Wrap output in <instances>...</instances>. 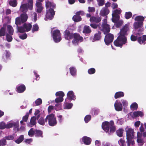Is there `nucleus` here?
Wrapping results in <instances>:
<instances>
[{
	"label": "nucleus",
	"mask_w": 146,
	"mask_h": 146,
	"mask_svg": "<svg viewBox=\"0 0 146 146\" xmlns=\"http://www.w3.org/2000/svg\"><path fill=\"white\" fill-rule=\"evenodd\" d=\"M140 132L137 133V142L139 146H142L144 143V138L146 137V131H145L143 127V124H141L139 128Z\"/></svg>",
	"instance_id": "obj_1"
},
{
	"label": "nucleus",
	"mask_w": 146,
	"mask_h": 146,
	"mask_svg": "<svg viewBox=\"0 0 146 146\" xmlns=\"http://www.w3.org/2000/svg\"><path fill=\"white\" fill-rule=\"evenodd\" d=\"M125 130L126 133L127 146H132L134 144V141L133 139L135 133L134 130L133 129L127 127L125 129Z\"/></svg>",
	"instance_id": "obj_2"
},
{
	"label": "nucleus",
	"mask_w": 146,
	"mask_h": 146,
	"mask_svg": "<svg viewBox=\"0 0 146 146\" xmlns=\"http://www.w3.org/2000/svg\"><path fill=\"white\" fill-rule=\"evenodd\" d=\"M23 1H25L26 0H23ZM27 3L21 4L20 7V11L24 13L28 11L29 9L31 10L33 9V0H27Z\"/></svg>",
	"instance_id": "obj_3"
},
{
	"label": "nucleus",
	"mask_w": 146,
	"mask_h": 146,
	"mask_svg": "<svg viewBox=\"0 0 146 146\" xmlns=\"http://www.w3.org/2000/svg\"><path fill=\"white\" fill-rule=\"evenodd\" d=\"M127 42L126 37H121L119 35L117 39L114 41L113 43L114 45L116 46L122 48L123 45L127 43Z\"/></svg>",
	"instance_id": "obj_4"
},
{
	"label": "nucleus",
	"mask_w": 146,
	"mask_h": 146,
	"mask_svg": "<svg viewBox=\"0 0 146 146\" xmlns=\"http://www.w3.org/2000/svg\"><path fill=\"white\" fill-rule=\"evenodd\" d=\"M48 121V123L49 125L53 126L55 125L57 123V121L56 117L53 114H51L47 116L45 119V121Z\"/></svg>",
	"instance_id": "obj_5"
},
{
	"label": "nucleus",
	"mask_w": 146,
	"mask_h": 146,
	"mask_svg": "<svg viewBox=\"0 0 146 146\" xmlns=\"http://www.w3.org/2000/svg\"><path fill=\"white\" fill-rule=\"evenodd\" d=\"M28 19V16L26 13L21 14L20 17H18L16 18L15 24L16 25H21L22 23L26 22Z\"/></svg>",
	"instance_id": "obj_6"
},
{
	"label": "nucleus",
	"mask_w": 146,
	"mask_h": 146,
	"mask_svg": "<svg viewBox=\"0 0 146 146\" xmlns=\"http://www.w3.org/2000/svg\"><path fill=\"white\" fill-rule=\"evenodd\" d=\"M51 32L52 37L54 42H58L60 41L61 40V38L60 31L58 30H56L52 32V30Z\"/></svg>",
	"instance_id": "obj_7"
},
{
	"label": "nucleus",
	"mask_w": 146,
	"mask_h": 146,
	"mask_svg": "<svg viewBox=\"0 0 146 146\" xmlns=\"http://www.w3.org/2000/svg\"><path fill=\"white\" fill-rule=\"evenodd\" d=\"M54 9H46V14L44 18L45 20H51L53 18L55 14V11L54 10Z\"/></svg>",
	"instance_id": "obj_8"
},
{
	"label": "nucleus",
	"mask_w": 146,
	"mask_h": 146,
	"mask_svg": "<svg viewBox=\"0 0 146 146\" xmlns=\"http://www.w3.org/2000/svg\"><path fill=\"white\" fill-rule=\"evenodd\" d=\"M99 29L104 33V34L109 33L110 31V25L107 23H102L101 25L99 26Z\"/></svg>",
	"instance_id": "obj_9"
},
{
	"label": "nucleus",
	"mask_w": 146,
	"mask_h": 146,
	"mask_svg": "<svg viewBox=\"0 0 146 146\" xmlns=\"http://www.w3.org/2000/svg\"><path fill=\"white\" fill-rule=\"evenodd\" d=\"M106 35L104 42L106 45H108L113 42L114 39V36L111 33H108Z\"/></svg>",
	"instance_id": "obj_10"
},
{
	"label": "nucleus",
	"mask_w": 146,
	"mask_h": 146,
	"mask_svg": "<svg viewBox=\"0 0 146 146\" xmlns=\"http://www.w3.org/2000/svg\"><path fill=\"white\" fill-rule=\"evenodd\" d=\"M113 122L112 121H110V122L106 121L102 123V127L104 131L107 132L109 131L110 126L113 125Z\"/></svg>",
	"instance_id": "obj_11"
},
{
	"label": "nucleus",
	"mask_w": 146,
	"mask_h": 146,
	"mask_svg": "<svg viewBox=\"0 0 146 146\" xmlns=\"http://www.w3.org/2000/svg\"><path fill=\"white\" fill-rule=\"evenodd\" d=\"M73 38L74 39L72 41L73 44L81 42L83 40V38L79 34L76 33L74 34Z\"/></svg>",
	"instance_id": "obj_12"
},
{
	"label": "nucleus",
	"mask_w": 146,
	"mask_h": 146,
	"mask_svg": "<svg viewBox=\"0 0 146 146\" xmlns=\"http://www.w3.org/2000/svg\"><path fill=\"white\" fill-rule=\"evenodd\" d=\"M19 122H15L13 121H11L8 122L6 124V128L9 129L13 127L14 128H17V131H18L19 128Z\"/></svg>",
	"instance_id": "obj_13"
},
{
	"label": "nucleus",
	"mask_w": 146,
	"mask_h": 146,
	"mask_svg": "<svg viewBox=\"0 0 146 146\" xmlns=\"http://www.w3.org/2000/svg\"><path fill=\"white\" fill-rule=\"evenodd\" d=\"M129 29V25L127 24H125V26L121 30L120 32L119 36L121 37H125V35H127V32Z\"/></svg>",
	"instance_id": "obj_14"
},
{
	"label": "nucleus",
	"mask_w": 146,
	"mask_h": 146,
	"mask_svg": "<svg viewBox=\"0 0 146 146\" xmlns=\"http://www.w3.org/2000/svg\"><path fill=\"white\" fill-rule=\"evenodd\" d=\"M64 36L65 39L70 40L73 38L74 34L71 33L68 30H66L64 32Z\"/></svg>",
	"instance_id": "obj_15"
},
{
	"label": "nucleus",
	"mask_w": 146,
	"mask_h": 146,
	"mask_svg": "<svg viewBox=\"0 0 146 146\" xmlns=\"http://www.w3.org/2000/svg\"><path fill=\"white\" fill-rule=\"evenodd\" d=\"M115 110L117 111H121L123 109V106L119 100H117L114 105Z\"/></svg>",
	"instance_id": "obj_16"
},
{
	"label": "nucleus",
	"mask_w": 146,
	"mask_h": 146,
	"mask_svg": "<svg viewBox=\"0 0 146 146\" xmlns=\"http://www.w3.org/2000/svg\"><path fill=\"white\" fill-rule=\"evenodd\" d=\"M102 20V17L101 16H92L90 19L91 23H100Z\"/></svg>",
	"instance_id": "obj_17"
},
{
	"label": "nucleus",
	"mask_w": 146,
	"mask_h": 146,
	"mask_svg": "<svg viewBox=\"0 0 146 146\" xmlns=\"http://www.w3.org/2000/svg\"><path fill=\"white\" fill-rule=\"evenodd\" d=\"M45 7L46 9H55L56 7V5L53 2H50L47 0L45 2Z\"/></svg>",
	"instance_id": "obj_18"
},
{
	"label": "nucleus",
	"mask_w": 146,
	"mask_h": 146,
	"mask_svg": "<svg viewBox=\"0 0 146 146\" xmlns=\"http://www.w3.org/2000/svg\"><path fill=\"white\" fill-rule=\"evenodd\" d=\"M35 7L36 11L38 13H41L44 9L42 3L38 2H36Z\"/></svg>",
	"instance_id": "obj_19"
},
{
	"label": "nucleus",
	"mask_w": 146,
	"mask_h": 146,
	"mask_svg": "<svg viewBox=\"0 0 146 146\" xmlns=\"http://www.w3.org/2000/svg\"><path fill=\"white\" fill-rule=\"evenodd\" d=\"M109 13L110 10L108 8L103 7L101 10L100 14L102 16H106V17Z\"/></svg>",
	"instance_id": "obj_20"
},
{
	"label": "nucleus",
	"mask_w": 146,
	"mask_h": 146,
	"mask_svg": "<svg viewBox=\"0 0 146 146\" xmlns=\"http://www.w3.org/2000/svg\"><path fill=\"white\" fill-rule=\"evenodd\" d=\"M138 32L136 34V36H134L133 35H132L131 36V40L133 41H135L137 39L138 40V38L137 35H138L139 36L140 35L141 36V32L143 31V30L142 29L139 28V29L137 30Z\"/></svg>",
	"instance_id": "obj_21"
},
{
	"label": "nucleus",
	"mask_w": 146,
	"mask_h": 146,
	"mask_svg": "<svg viewBox=\"0 0 146 146\" xmlns=\"http://www.w3.org/2000/svg\"><path fill=\"white\" fill-rule=\"evenodd\" d=\"M67 98L68 99L74 100L76 99V96L72 91H69L67 94Z\"/></svg>",
	"instance_id": "obj_22"
},
{
	"label": "nucleus",
	"mask_w": 146,
	"mask_h": 146,
	"mask_svg": "<svg viewBox=\"0 0 146 146\" xmlns=\"http://www.w3.org/2000/svg\"><path fill=\"white\" fill-rule=\"evenodd\" d=\"M101 32L100 31H98L97 33H95L92 38V41L94 42L100 39L101 38Z\"/></svg>",
	"instance_id": "obj_23"
},
{
	"label": "nucleus",
	"mask_w": 146,
	"mask_h": 146,
	"mask_svg": "<svg viewBox=\"0 0 146 146\" xmlns=\"http://www.w3.org/2000/svg\"><path fill=\"white\" fill-rule=\"evenodd\" d=\"M138 42L141 44H145L146 43V35H143L142 37L139 36L138 38Z\"/></svg>",
	"instance_id": "obj_24"
},
{
	"label": "nucleus",
	"mask_w": 146,
	"mask_h": 146,
	"mask_svg": "<svg viewBox=\"0 0 146 146\" xmlns=\"http://www.w3.org/2000/svg\"><path fill=\"white\" fill-rule=\"evenodd\" d=\"M16 90L18 92L22 93L25 90V87L24 85H19L17 86Z\"/></svg>",
	"instance_id": "obj_25"
},
{
	"label": "nucleus",
	"mask_w": 146,
	"mask_h": 146,
	"mask_svg": "<svg viewBox=\"0 0 146 146\" xmlns=\"http://www.w3.org/2000/svg\"><path fill=\"white\" fill-rule=\"evenodd\" d=\"M82 140L84 144L88 145L91 143V139L90 137L84 136L82 138Z\"/></svg>",
	"instance_id": "obj_26"
},
{
	"label": "nucleus",
	"mask_w": 146,
	"mask_h": 146,
	"mask_svg": "<svg viewBox=\"0 0 146 146\" xmlns=\"http://www.w3.org/2000/svg\"><path fill=\"white\" fill-rule=\"evenodd\" d=\"M131 114L133 117H135L139 116L141 117L143 115L142 112L139 111H137L131 112Z\"/></svg>",
	"instance_id": "obj_27"
},
{
	"label": "nucleus",
	"mask_w": 146,
	"mask_h": 146,
	"mask_svg": "<svg viewBox=\"0 0 146 146\" xmlns=\"http://www.w3.org/2000/svg\"><path fill=\"white\" fill-rule=\"evenodd\" d=\"M143 25V23L142 22H136L133 24V26L135 29H137L141 27Z\"/></svg>",
	"instance_id": "obj_28"
},
{
	"label": "nucleus",
	"mask_w": 146,
	"mask_h": 146,
	"mask_svg": "<svg viewBox=\"0 0 146 146\" xmlns=\"http://www.w3.org/2000/svg\"><path fill=\"white\" fill-rule=\"evenodd\" d=\"M23 26L24 28L25 31L28 32L30 31L32 28V26L30 23H25L23 25Z\"/></svg>",
	"instance_id": "obj_29"
},
{
	"label": "nucleus",
	"mask_w": 146,
	"mask_h": 146,
	"mask_svg": "<svg viewBox=\"0 0 146 146\" xmlns=\"http://www.w3.org/2000/svg\"><path fill=\"white\" fill-rule=\"evenodd\" d=\"M36 123V118L34 116L31 117L30 122L28 124V126L30 127H32L35 125Z\"/></svg>",
	"instance_id": "obj_30"
},
{
	"label": "nucleus",
	"mask_w": 146,
	"mask_h": 146,
	"mask_svg": "<svg viewBox=\"0 0 146 146\" xmlns=\"http://www.w3.org/2000/svg\"><path fill=\"white\" fill-rule=\"evenodd\" d=\"M92 30L89 26L85 25L84 26L83 33L85 34H89L91 33Z\"/></svg>",
	"instance_id": "obj_31"
},
{
	"label": "nucleus",
	"mask_w": 146,
	"mask_h": 146,
	"mask_svg": "<svg viewBox=\"0 0 146 146\" xmlns=\"http://www.w3.org/2000/svg\"><path fill=\"white\" fill-rule=\"evenodd\" d=\"M81 17L78 15L76 13V15H74L72 17V19L75 22H77L80 21L82 20Z\"/></svg>",
	"instance_id": "obj_32"
},
{
	"label": "nucleus",
	"mask_w": 146,
	"mask_h": 146,
	"mask_svg": "<svg viewBox=\"0 0 146 146\" xmlns=\"http://www.w3.org/2000/svg\"><path fill=\"white\" fill-rule=\"evenodd\" d=\"M16 25V27L17 29V31L18 32L20 33H24L25 31V29L24 28L23 26H18V25Z\"/></svg>",
	"instance_id": "obj_33"
},
{
	"label": "nucleus",
	"mask_w": 146,
	"mask_h": 146,
	"mask_svg": "<svg viewBox=\"0 0 146 146\" xmlns=\"http://www.w3.org/2000/svg\"><path fill=\"white\" fill-rule=\"evenodd\" d=\"M112 15L113 17L112 19V21L113 23H117L119 20V16L118 15H115V14H114V13H112Z\"/></svg>",
	"instance_id": "obj_34"
},
{
	"label": "nucleus",
	"mask_w": 146,
	"mask_h": 146,
	"mask_svg": "<svg viewBox=\"0 0 146 146\" xmlns=\"http://www.w3.org/2000/svg\"><path fill=\"white\" fill-rule=\"evenodd\" d=\"M124 96V94L123 92H116L115 95L114 97L115 99H117L120 97H123Z\"/></svg>",
	"instance_id": "obj_35"
},
{
	"label": "nucleus",
	"mask_w": 146,
	"mask_h": 146,
	"mask_svg": "<svg viewBox=\"0 0 146 146\" xmlns=\"http://www.w3.org/2000/svg\"><path fill=\"white\" fill-rule=\"evenodd\" d=\"M73 106V104L72 103H65L64 105V109H70Z\"/></svg>",
	"instance_id": "obj_36"
},
{
	"label": "nucleus",
	"mask_w": 146,
	"mask_h": 146,
	"mask_svg": "<svg viewBox=\"0 0 146 146\" xmlns=\"http://www.w3.org/2000/svg\"><path fill=\"white\" fill-rule=\"evenodd\" d=\"M7 29L9 34L11 35H12L13 34V29L12 27L9 25H8L7 26Z\"/></svg>",
	"instance_id": "obj_37"
},
{
	"label": "nucleus",
	"mask_w": 146,
	"mask_h": 146,
	"mask_svg": "<svg viewBox=\"0 0 146 146\" xmlns=\"http://www.w3.org/2000/svg\"><path fill=\"white\" fill-rule=\"evenodd\" d=\"M144 20V18L142 16H136L135 19V20L137 22H143Z\"/></svg>",
	"instance_id": "obj_38"
},
{
	"label": "nucleus",
	"mask_w": 146,
	"mask_h": 146,
	"mask_svg": "<svg viewBox=\"0 0 146 146\" xmlns=\"http://www.w3.org/2000/svg\"><path fill=\"white\" fill-rule=\"evenodd\" d=\"M6 31V28L4 27V25L3 27L0 29V36H4L5 35Z\"/></svg>",
	"instance_id": "obj_39"
},
{
	"label": "nucleus",
	"mask_w": 146,
	"mask_h": 146,
	"mask_svg": "<svg viewBox=\"0 0 146 146\" xmlns=\"http://www.w3.org/2000/svg\"><path fill=\"white\" fill-rule=\"evenodd\" d=\"M9 5L13 7H16L17 4V2L16 0H10L9 2Z\"/></svg>",
	"instance_id": "obj_40"
},
{
	"label": "nucleus",
	"mask_w": 146,
	"mask_h": 146,
	"mask_svg": "<svg viewBox=\"0 0 146 146\" xmlns=\"http://www.w3.org/2000/svg\"><path fill=\"white\" fill-rule=\"evenodd\" d=\"M42 103V100L40 98L37 99L33 103L34 106H39Z\"/></svg>",
	"instance_id": "obj_41"
},
{
	"label": "nucleus",
	"mask_w": 146,
	"mask_h": 146,
	"mask_svg": "<svg viewBox=\"0 0 146 146\" xmlns=\"http://www.w3.org/2000/svg\"><path fill=\"white\" fill-rule=\"evenodd\" d=\"M70 72L72 76H75L76 74V69L74 67H71L70 68Z\"/></svg>",
	"instance_id": "obj_42"
},
{
	"label": "nucleus",
	"mask_w": 146,
	"mask_h": 146,
	"mask_svg": "<svg viewBox=\"0 0 146 146\" xmlns=\"http://www.w3.org/2000/svg\"><path fill=\"white\" fill-rule=\"evenodd\" d=\"M137 108L138 105L137 103L135 102L133 103L130 106L131 109L133 110H137Z\"/></svg>",
	"instance_id": "obj_43"
},
{
	"label": "nucleus",
	"mask_w": 146,
	"mask_h": 146,
	"mask_svg": "<svg viewBox=\"0 0 146 146\" xmlns=\"http://www.w3.org/2000/svg\"><path fill=\"white\" fill-rule=\"evenodd\" d=\"M56 96H58L59 97H62L63 98L64 96V93L62 91H60L57 92L55 94Z\"/></svg>",
	"instance_id": "obj_44"
},
{
	"label": "nucleus",
	"mask_w": 146,
	"mask_h": 146,
	"mask_svg": "<svg viewBox=\"0 0 146 146\" xmlns=\"http://www.w3.org/2000/svg\"><path fill=\"white\" fill-rule=\"evenodd\" d=\"M123 129H119L116 131L117 135L119 137H121L123 135Z\"/></svg>",
	"instance_id": "obj_45"
},
{
	"label": "nucleus",
	"mask_w": 146,
	"mask_h": 146,
	"mask_svg": "<svg viewBox=\"0 0 146 146\" xmlns=\"http://www.w3.org/2000/svg\"><path fill=\"white\" fill-rule=\"evenodd\" d=\"M125 17L126 19H128L130 18L132 16V13L131 12H126L125 13Z\"/></svg>",
	"instance_id": "obj_46"
},
{
	"label": "nucleus",
	"mask_w": 146,
	"mask_h": 146,
	"mask_svg": "<svg viewBox=\"0 0 146 146\" xmlns=\"http://www.w3.org/2000/svg\"><path fill=\"white\" fill-rule=\"evenodd\" d=\"M47 121H45V119H44L42 117H40L38 121V123L40 125H44L45 123Z\"/></svg>",
	"instance_id": "obj_47"
},
{
	"label": "nucleus",
	"mask_w": 146,
	"mask_h": 146,
	"mask_svg": "<svg viewBox=\"0 0 146 146\" xmlns=\"http://www.w3.org/2000/svg\"><path fill=\"white\" fill-rule=\"evenodd\" d=\"M24 139V136L23 135H21L19 138L15 141V142L18 144L21 143Z\"/></svg>",
	"instance_id": "obj_48"
},
{
	"label": "nucleus",
	"mask_w": 146,
	"mask_h": 146,
	"mask_svg": "<svg viewBox=\"0 0 146 146\" xmlns=\"http://www.w3.org/2000/svg\"><path fill=\"white\" fill-rule=\"evenodd\" d=\"M38 27L37 24H36L33 25L32 32V33H34L35 31H36L38 30Z\"/></svg>",
	"instance_id": "obj_49"
},
{
	"label": "nucleus",
	"mask_w": 146,
	"mask_h": 146,
	"mask_svg": "<svg viewBox=\"0 0 146 146\" xmlns=\"http://www.w3.org/2000/svg\"><path fill=\"white\" fill-rule=\"evenodd\" d=\"M42 133L40 130H35V135L36 136L42 137Z\"/></svg>",
	"instance_id": "obj_50"
},
{
	"label": "nucleus",
	"mask_w": 146,
	"mask_h": 146,
	"mask_svg": "<svg viewBox=\"0 0 146 146\" xmlns=\"http://www.w3.org/2000/svg\"><path fill=\"white\" fill-rule=\"evenodd\" d=\"M100 23L98 25L96 23H92L90 24V25L92 28L96 29H97L98 27H99V26H100Z\"/></svg>",
	"instance_id": "obj_51"
},
{
	"label": "nucleus",
	"mask_w": 146,
	"mask_h": 146,
	"mask_svg": "<svg viewBox=\"0 0 146 146\" xmlns=\"http://www.w3.org/2000/svg\"><path fill=\"white\" fill-rule=\"evenodd\" d=\"M121 103H122V105L124 107L127 106L128 105V102L127 101L124 99H122L120 100Z\"/></svg>",
	"instance_id": "obj_52"
},
{
	"label": "nucleus",
	"mask_w": 146,
	"mask_h": 146,
	"mask_svg": "<svg viewBox=\"0 0 146 146\" xmlns=\"http://www.w3.org/2000/svg\"><path fill=\"white\" fill-rule=\"evenodd\" d=\"M10 35L7 34L6 35L7 40L8 42H11L13 40L12 37Z\"/></svg>",
	"instance_id": "obj_53"
},
{
	"label": "nucleus",
	"mask_w": 146,
	"mask_h": 146,
	"mask_svg": "<svg viewBox=\"0 0 146 146\" xmlns=\"http://www.w3.org/2000/svg\"><path fill=\"white\" fill-rule=\"evenodd\" d=\"M34 133L35 134V131L33 128L31 129L28 133V135L31 137L33 136Z\"/></svg>",
	"instance_id": "obj_54"
},
{
	"label": "nucleus",
	"mask_w": 146,
	"mask_h": 146,
	"mask_svg": "<svg viewBox=\"0 0 146 146\" xmlns=\"http://www.w3.org/2000/svg\"><path fill=\"white\" fill-rule=\"evenodd\" d=\"M96 9L94 7H88V11L90 13H94Z\"/></svg>",
	"instance_id": "obj_55"
},
{
	"label": "nucleus",
	"mask_w": 146,
	"mask_h": 146,
	"mask_svg": "<svg viewBox=\"0 0 146 146\" xmlns=\"http://www.w3.org/2000/svg\"><path fill=\"white\" fill-rule=\"evenodd\" d=\"M91 119V116L90 115H86L84 118V121L86 123H88Z\"/></svg>",
	"instance_id": "obj_56"
},
{
	"label": "nucleus",
	"mask_w": 146,
	"mask_h": 146,
	"mask_svg": "<svg viewBox=\"0 0 146 146\" xmlns=\"http://www.w3.org/2000/svg\"><path fill=\"white\" fill-rule=\"evenodd\" d=\"M6 124L3 122H1L0 123V129H3L5 128H6Z\"/></svg>",
	"instance_id": "obj_57"
},
{
	"label": "nucleus",
	"mask_w": 146,
	"mask_h": 146,
	"mask_svg": "<svg viewBox=\"0 0 146 146\" xmlns=\"http://www.w3.org/2000/svg\"><path fill=\"white\" fill-rule=\"evenodd\" d=\"M63 100V98L62 97H58L55 99V101L57 103L61 102Z\"/></svg>",
	"instance_id": "obj_58"
},
{
	"label": "nucleus",
	"mask_w": 146,
	"mask_h": 146,
	"mask_svg": "<svg viewBox=\"0 0 146 146\" xmlns=\"http://www.w3.org/2000/svg\"><path fill=\"white\" fill-rule=\"evenodd\" d=\"M88 72L89 74H93L95 72V70L93 68L89 69L88 70Z\"/></svg>",
	"instance_id": "obj_59"
},
{
	"label": "nucleus",
	"mask_w": 146,
	"mask_h": 146,
	"mask_svg": "<svg viewBox=\"0 0 146 146\" xmlns=\"http://www.w3.org/2000/svg\"><path fill=\"white\" fill-rule=\"evenodd\" d=\"M5 52H6V57L7 59H8L10 57L11 55V53L9 50H5Z\"/></svg>",
	"instance_id": "obj_60"
},
{
	"label": "nucleus",
	"mask_w": 146,
	"mask_h": 146,
	"mask_svg": "<svg viewBox=\"0 0 146 146\" xmlns=\"http://www.w3.org/2000/svg\"><path fill=\"white\" fill-rule=\"evenodd\" d=\"M99 6H102L104 4V0H97Z\"/></svg>",
	"instance_id": "obj_61"
},
{
	"label": "nucleus",
	"mask_w": 146,
	"mask_h": 146,
	"mask_svg": "<svg viewBox=\"0 0 146 146\" xmlns=\"http://www.w3.org/2000/svg\"><path fill=\"white\" fill-rule=\"evenodd\" d=\"M54 109L53 106H49L48 108V111L49 113L51 112H53L54 111Z\"/></svg>",
	"instance_id": "obj_62"
},
{
	"label": "nucleus",
	"mask_w": 146,
	"mask_h": 146,
	"mask_svg": "<svg viewBox=\"0 0 146 146\" xmlns=\"http://www.w3.org/2000/svg\"><path fill=\"white\" fill-rule=\"evenodd\" d=\"M29 116V114L28 113H27L26 115L23 117V120L25 122H26L27 121L28 118Z\"/></svg>",
	"instance_id": "obj_63"
},
{
	"label": "nucleus",
	"mask_w": 146,
	"mask_h": 146,
	"mask_svg": "<svg viewBox=\"0 0 146 146\" xmlns=\"http://www.w3.org/2000/svg\"><path fill=\"white\" fill-rule=\"evenodd\" d=\"M27 34L25 33L23 35L19 36V37L21 39L24 40L27 38Z\"/></svg>",
	"instance_id": "obj_64"
}]
</instances>
